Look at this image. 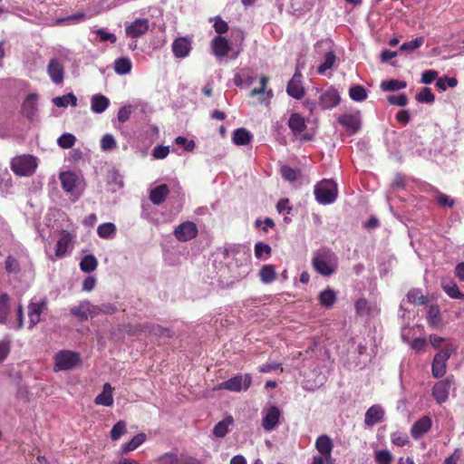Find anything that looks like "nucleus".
Returning <instances> with one entry per match:
<instances>
[{"instance_id":"1","label":"nucleus","mask_w":464,"mask_h":464,"mask_svg":"<svg viewBox=\"0 0 464 464\" xmlns=\"http://www.w3.org/2000/svg\"><path fill=\"white\" fill-rule=\"evenodd\" d=\"M337 185L331 179H324L314 187V196L320 204H331L337 198Z\"/></svg>"},{"instance_id":"2","label":"nucleus","mask_w":464,"mask_h":464,"mask_svg":"<svg viewBox=\"0 0 464 464\" xmlns=\"http://www.w3.org/2000/svg\"><path fill=\"white\" fill-rule=\"evenodd\" d=\"M36 168V159L31 155L17 156L11 160V169L20 177L33 175Z\"/></svg>"},{"instance_id":"3","label":"nucleus","mask_w":464,"mask_h":464,"mask_svg":"<svg viewBox=\"0 0 464 464\" xmlns=\"http://www.w3.org/2000/svg\"><path fill=\"white\" fill-rule=\"evenodd\" d=\"M456 352L453 345H447L434 355L431 363V374L434 378L439 379L445 375L447 372V362L452 353Z\"/></svg>"},{"instance_id":"4","label":"nucleus","mask_w":464,"mask_h":464,"mask_svg":"<svg viewBox=\"0 0 464 464\" xmlns=\"http://www.w3.org/2000/svg\"><path fill=\"white\" fill-rule=\"evenodd\" d=\"M251 385L252 376L250 373L237 374L219 383L216 390H227L229 392H240L242 390H248Z\"/></svg>"},{"instance_id":"5","label":"nucleus","mask_w":464,"mask_h":464,"mask_svg":"<svg viewBox=\"0 0 464 464\" xmlns=\"http://www.w3.org/2000/svg\"><path fill=\"white\" fill-rule=\"evenodd\" d=\"M332 253L329 250H319L314 253L312 258V265L314 269L322 276H331L334 270L335 266L333 265L329 256Z\"/></svg>"},{"instance_id":"6","label":"nucleus","mask_w":464,"mask_h":464,"mask_svg":"<svg viewBox=\"0 0 464 464\" xmlns=\"http://www.w3.org/2000/svg\"><path fill=\"white\" fill-rule=\"evenodd\" d=\"M81 362L80 354L70 350H63L54 356V370H71Z\"/></svg>"},{"instance_id":"7","label":"nucleus","mask_w":464,"mask_h":464,"mask_svg":"<svg viewBox=\"0 0 464 464\" xmlns=\"http://www.w3.org/2000/svg\"><path fill=\"white\" fill-rule=\"evenodd\" d=\"M76 235L73 232L63 229L60 232V238L56 243L54 256H50L52 261L63 258L73 248Z\"/></svg>"},{"instance_id":"8","label":"nucleus","mask_w":464,"mask_h":464,"mask_svg":"<svg viewBox=\"0 0 464 464\" xmlns=\"http://www.w3.org/2000/svg\"><path fill=\"white\" fill-rule=\"evenodd\" d=\"M455 383L454 377L448 376L445 379L437 382L431 390V394L437 403H444L450 395V392Z\"/></svg>"},{"instance_id":"9","label":"nucleus","mask_w":464,"mask_h":464,"mask_svg":"<svg viewBox=\"0 0 464 464\" xmlns=\"http://www.w3.org/2000/svg\"><path fill=\"white\" fill-rule=\"evenodd\" d=\"M173 234L179 242H187L197 237L198 234V226L192 221H185L176 227Z\"/></svg>"},{"instance_id":"10","label":"nucleus","mask_w":464,"mask_h":464,"mask_svg":"<svg viewBox=\"0 0 464 464\" xmlns=\"http://www.w3.org/2000/svg\"><path fill=\"white\" fill-rule=\"evenodd\" d=\"M47 308V299L44 298L39 302H30L28 310V329H33L40 321L41 314Z\"/></svg>"},{"instance_id":"11","label":"nucleus","mask_w":464,"mask_h":464,"mask_svg":"<svg viewBox=\"0 0 464 464\" xmlns=\"http://www.w3.org/2000/svg\"><path fill=\"white\" fill-rule=\"evenodd\" d=\"M340 102L341 97L338 91L334 87H330L322 92L318 104L322 110H329L336 107Z\"/></svg>"},{"instance_id":"12","label":"nucleus","mask_w":464,"mask_h":464,"mask_svg":"<svg viewBox=\"0 0 464 464\" xmlns=\"http://www.w3.org/2000/svg\"><path fill=\"white\" fill-rule=\"evenodd\" d=\"M70 313L81 322L87 321L89 315L93 316L97 314L95 306L86 300L81 302L79 305L71 307Z\"/></svg>"},{"instance_id":"13","label":"nucleus","mask_w":464,"mask_h":464,"mask_svg":"<svg viewBox=\"0 0 464 464\" xmlns=\"http://www.w3.org/2000/svg\"><path fill=\"white\" fill-rule=\"evenodd\" d=\"M333 448L334 443L327 435H320L315 440V449L320 455L328 458V464H334V459L332 457Z\"/></svg>"},{"instance_id":"14","label":"nucleus","mask_w":464,"mask_h":464,"mask_svg":"<svg viewBox=\"0 0 464 464\" xmlns=\"http://www.w3.org/2000/svg\"><path fill=\"white\" fill-rule=\"evenodd\" d=\"M149 20L147 18H138L130 25L126 26V34L130 38H138L149 31Z\"/></svg>"},{"instance_id":"15","label":"nucleus","mask_w":464,"mask_h":464,"mask_svg":"<svg viewBox=\"0 0 464 464\" xmlns=\"http://www.w3.org/2000/svg\"><path fill=\"white\" fill-rule=\"evenodd\" d=\"M281 412L276 406H270L266 411L263 420L262 427L265 430L271 431L276 429L279 422Z\"/></svg>"},{"instance_id":"16","label":"nucleus","mask_w":464,"mask_h":464,"mask_svg":"<svg viewBox=\"0 0 464 464\" xmlns=\"http://www.w3.org/2000/svg\"><path fill=\"white\" fill-rule=\"evenodd\" d=\"M47 73L53 82L60 84L64 79V67L58 59L53 58L47 65Z\"/></svg>"},{"instance_id":"17","label":"nucleus","mask_w":464,"mask_h":464,"mask_svg":"<svg viewBox=\"0 0 464 464\" xmlns=\"http://www.w3.org/2000/svg\"><path fill=\"white\" fill-rule=\"evenodd\" d=\"M269 78L266 75H262L260 77V87L254 88L250 93V97H254L256 95H259V102L260 103H269L270 100L273 98L274 93L271 89L267 90L266 85L268 83Z\"/></svg>"},{"instance_id":"18","label":"nucleus","mask_w":464,"mask_h":464,"mask_svg":"<svg viewBox=\"0 0 464 464\" xmlns=\"http://www.w3.org/2000/svg\"><path fill=\"white\" fill-rule=\"evenodd\" d=\"M302 75L300 72H295L292 79L288 82L286 92L289 96L300 100L304 95V89L301 81Z\"/></svg>"},{"instance_id":"19","label":"nucleus","mask_w":464,"mask_h":464,"mask_svg":"<svg viewBox=\"0 0 464 464\" xmlns=\"http://www.w3.org/2000/svg\"><path fill=\"white\" fill-rule=\"evenodd\" d=\"M432 426V420L429 416H423L417 420L411 428V435L413 439L418 440L426 434Z\"/></svg>"},{"instance_id":"20","label":"nucleus","mask_w":464,"mask_h":464,"mask_svg":"<svg viewBox=\"0 0 464 464\" xmlns=\"http://www.w3.org/2000/svg\"><path fill=\"white\" fill-rule=\"evenodd\" d=\"M191 51V41L188 37H179L172 43V52L177 58L187 57Z\"/></svg>"},{"instance_id":"21","label":"nucleus","mask_w":464,"mask_h":464,"mask_svg":"<svg viewBox=\"0 0 464 464\" xmlns=\"http://www.w3.org/2000/svg\"><path fill=\"white\" fill-rule=\"evenodd\" d=\"M338 122L350 130L352 133H356L362 125L360 111H357L355 114H343L338 118Z\"/></svg>"},{"instance_id":"22","label":"nucleus","mask_w":464,"mask_h":464,"mask_svg":"<svg viewBox=\"0 0 464 464\" xmlns=\"http://www.w3.org/2000/svg\"><path fill=\"white\" fill-rule=\"evenodd\" d=\"M384 419V411L379 404L371 406L365 412L364 423L368 427H372Z\"/></svg>"},{"instance_id":"23","label":"nucleus","mask_w":464,"mask_h":464,"mask_svg":"<svg viewBox=\"0 0 464 464\" xmlns=\"http://www.w3.org/2000/svg\"><path fill=\"white\" fill-rule=\"evenodd\" d=\"M211 48L215 56L222 58L226 56L231 50L228 41L221 36H215L211 41Z\"/></svg>"},{"instance_id":"24","label":"nucleus","mask_w":464,"mask_h":464,"mask_svg":"<svg viewBox=\"0 0 464 464\" xmlns=\"http://www.w3.org/2000/svg\"><path fill=\"white\" fill-rule=\"evenodd\" d=\"M37 111V95L29 94L22 104V113L24 117L32 120Z\"/></svg>"},{"instance_id":"25","label":"nucleus","mask_w":464,"mask_h":464,"mask_svg":"<svg viewBox=\"0 0 464 464\" xmlns=\"http://www.w3.org/2000/svg\"><path fill=\"white\" fill-rule=\"evenodd\" d=\"M169 194V188L168 185L160 184L150 190V200L154 205H160L166 200Z\"/></svg>"},{"instance_id":"26","label":"nucleus","mask_w":464,"mask_h":464,"mask_svg":"<svg viewBox=\"0 0 464 464\" xmlns=\"http://www.w3.org/2000/svg\"><path fill=\"white\" fill-rule=\"evenodd\" d=\"M62 188L68 193H72L78 183V177L72 171L62 172L60 174Z\"/></svg>"},{"instance_id":"27","label":"nucleus","mask_w":464,"mask_h":464,"mask_svg":"<svg viewBox=\"0 0 464 464\" xmlns=\"http://www.w3.org/2000/svg\"><path fill=\"white\" fill-rule=\"evenodd\" d=\"M112 391L113 389L109 382L104 383L102 387V392L100 394H98L94 400L95 404L107 407L112 406Z\"/></svg>"},{"instance_id":"28","label":"nucleus","mask_w":464,"mask_h":464,"mask_svg":"<svg viewBox=\"0 0 464 464\" xmlns=\"http://www.w3.org/2000/svg\"><path fill=\"white\" fill-rule=\"evenodd\" d=\"M110 105V100L102 94H94L91 99V109L94 113H102Z\"/></svg>"},{"instance_id":"29","label":"nucleus","mask_w":464,"mask_h":464,"mask_svg":"<svg viewBox=\"0 0 464 464\" xmlns=\"http://www.w3.org/2000/svg\"><path fill=\"white\" fill-rule=\"evenodd\" d=\"M146 334L154 335L157 337H168L173 336V332L166 327H163L157 324L145 323Z\"/></svg>"},{"instance_id":"30","label":"nucleus","mask_w":464,"mask_h":464,"mask_svg":"<svg viewBox=\"0 0 464 464\" xmlns=\"http://www.w3.org/2000/svg\"><path fill=\"white\" fill-rule=\"evenodd\" d=\"M441 287L443 291L451 298L459 299L462 297L457 284L451 278H442Z\"/></svg>"},{"instance_id":"31","label":"nucleus","mask_w":464,"mask_h":464,"mask_svg":"<svg viewBox=\"0 0 464 464\" xmlns=\"http://www.w3.org/2000/svg\"><path fill=\"white\" fill-rule=\"evenodd\" d=\"M146 438L147 436L145 433H139L135 435L130 441L121 445V453L127 454L136 450L146 440Z\"/></svg>"},{"instance_id":"32","label":"nucleus","mask_w":464,"mask_h":464,"mask_svg":"<svg viewBox=\"0 0 464 464\" xmlns=\"http://www.w3.org/2000/svg\"><path fill=\"white\" fill-rule=\"evenodd\" d=\"M288 127L294 133H301L306 129L305 121L300 114L293 113L288 120Z\"/></svg>"},{"instance_id":"33","label":"nucleus","mask_w":464,"mask_h":464,"mask_svg":"<svg viewBox=\"0 0 464 464\" xmlns=\"http://www.w3.org/2000/svg\"><path fill=\"white\" fill-rule=\"evenodd\" d=\"M318 299L323 306L330 308L334 304L337 297L335 292L328 287L320 293Z\"/></svg>"},{"instance_id":"34","label":"nucleus","mask_w":464,"mask_h":464,"mask_svg":"<svg viewBox=\"0 0 464 464\" xmlns=\"http://www.w3.org/2000/svg\"><path fill=\"white\" fill-rule=\"evenodd\" d=\"M251 139H252L251 133L245 128L237 129L234 131L233 138H232L233 142L236 145H239V146L248 144L250 142Z\"/></svg>"},{"instance_id":"35","label":"nucleus","mask_w":464,"mask_h":464,"mask_svg":"<svg viewBox=\"0 0 464 464\" xmlns=\"http://www.w3.org/2000/svg\"><path fill=\"white\" fill-rule=\"evenodd\" d=\"M233 423V418L228 416L225 418L223 420L218 422L214 429L213 434L218 438L225 437L228 432V427Z\"/></svg>"},{"instance_id":"36","label":"nucleus","mask_w":464,"mask_h":464,"mask_svg":"<svg viewBox=\"0 0 464 464\" xmlns=\"http://www.w3.org/2000/svg\"><path fill=\"white\" fill-rule=\"evenodd\" d=\"M132 63L130 58L128 57H121L115 60L114 63V71L118 74H126L129 73L131 70Z\"/></svg>"},{"instance_id":"37","label":"nucleus","mask_w":464,"mask_h":464,"mask_svg":"<svg viewBox=\"0 0 464 464\" xmlns=\"http://www.w3.org/2000/svg\"><path fill=\"white\" fill-rule=\"evenodd\" d=\"M407 300L409 303L413 304H424L427 303L428 298L424 295L420 289L412 288L407 294Z\"/></svg>"},{"instance_id":"38","label":"nucleus","mask_w":464,"mask_h":464,"mask_svg":"<svg viewBox=\"0 0 464 464\" xmlns=\"http://www.w3.org/2000/svg\"><path fill=\"white\" fill-rule=\"evenodd\" d=\"M260 280L265 284L273 282L276 277V273L274 266L266 265L259 271Z\"/></svg>"},{"instance_id":"39","label":"nucleus","mask_w":464,"mask_h":464,"mask_svg":"<svg viewBox=\"0 0 464 464\" xmlns=\"http://www.w3.org/2000/svg\"><path fill=\"white\" fill-rule=\"evenodd\" d=\"M98 262L93 255H86L82 257L80 267L85 273H91L96 269Z\"/></svg>"},{"instance_id":"40","label":"nucleus","mask_w":464,"mask_h":464,"mask_svg":"<svg viewBox=\"0 0 464 464\" xmlns=\"http://www.w3.org/2000/svg\"><path fill=\"white\" fill-rule=\"evenodd\" d=\"M116 232V227L113 223L107 222L100 225L97 228V234L102 238H111Z\"/></svg>"},{"instance_id":"41","label":"nucleus","mask_w":464,"mask_h":464,"mask_svg":"<svg viewBox=\"0 0 464 464\" xmlns=\"http://www.w3.org/2000/svg\"><path fill=\"white\" fill-rule=\"evenodd\" d=\"M407 83L404 81H399V80H389V81H383L381 83V88L382 91L385 92H394L399 91L401 89L406 88Z\"/></svg>"},{"instance_id":"42","label":"nucleus","mask_w":464,"mask_h":464,"mask_svg":"<svg viewBox=\"0 0 464 464\" xmlns=\"http://www.w3.org/2000/svg\"><path fill=\"white\" fill-rule=\"evenodd\" d=\"M53 102L58 107H67L69 104L72 106L77 105V98L73 93L55 97Z\"/></svg>"},{"instance_id":"43","label":"nucleus","mask_w":464,"mask_h":464,"mask_svg":"<svg viewBox=\"0 0 464 464\" xmlns=\"http://www.w3.org/2000/svg\"><path fill=\"white\" fill-rule=\"evenodd\" d=\"M350 98L355 102H362L367 98V92L363 86L354 85L349 90Z\"/></svg>"},{"instance_id":"44","label":"nucleus","mask_w":464,"mask_h":464,"mask_svg":"<svg viewBox=\"0 0 464 464\" xmlns=\"http://www.w3.org/2000/svg\"><path fill=\"white\" fill-rule=\"evenodd\" d=\"M335 54L334 52L330 51L325 53L324 61L322 64H320L317 68V72L319 74H324L326 70L333 67L335 62Z\"/></svg>"},{"instance_id":"45","label":"nucleus","mask_w":464,"mask_h":464,"mask_svg":"<svg viewBox=\"0 0 464 464\" xmlns=\"http://www.w3.org/2000/svg\"><path fill=\"white\" fill-rule=\"evenodd\" d=\"M427 320L431 325H438L440 323V311L438 305H430L427 313Z\"/></svg>"},{"instance_id":"46","label":"nucleus","mask_w":464,"mask_h":464,"mask_svg":"<svg viewBox=\"0 0 464 464\" xmlns=\"http://www.w3.org/2000/svg\"><path fill=\"white\" fill-rule=\"evenodd\" d=\"M424 44V38L422 36L416 37L415 39L403 43L400 50L401 52H412L420 48Z\"/></svg>"},{"instance_id":"47","label":"nucleus","mask_w":464,"mask_h":464,"mask_svg":"<svg viewBox=\"0 0 464 464\" xmlns=\"http://www.w3.org/2000/svg\"><path fill=\"white\" fill-rule=\"evenodd\" d=\"M374 459L377 464H391L393 457L387 450H380L374 452Z\"/></svg>"},{"instance_id":"48","label":"nucleus","mask_w":464,"mask_h":464,"mask_svg":"<svg viewBox=\"0 0 464 464\" xmlns=\"http://www.w3.org/2000/svg\"><path fill=\"white\" fill-rule=\"evenodd\" d=\"M76 138L72 133H63L58 140V145L63 149H71L74 146Z\"/></svg>"},{"instance_id":"49","label":"nucleus","mask_w":464,"mask_h":464,"mask_svg":"<svg viewBox=\"0 0 464 464\" xmlns=\"http://www.w3.org/2000/svg\"><path fill=\"white\" fill-rule=\"evenodd\" d=\"M281 175L284 179L288 181H295L300 175V171L296 169H293L289 166H283L280 169Z\"/></svg>"},{"instance_id":"50","label":"nucleus","mask_w":464,"mask_h":464,"mask_svg":"<svg viewBox=\"0 0 464 464\" xmlns=\"http://www.w3.org/2000/svg\"><path fill=\"white\" fill-rule=\"evenodd\" d=\"M355 310L359 315H367L371 313V305L367 299L360 298L355 302Z\"/></svg>"},{"instance_id":"51","label":"nucleus","mask_w":464,"mask_h":464,"mask_svg":"<svg viewBox=\"0 0 464 464\" xmlns=\"http://www.w3.org/2000/svg\"><path fill=\"white\" fill-rule=\"evenodd\" d=\"M416 100L419 102L432 103L435 101V95L428 87H424L417 95Z\"/></svg>"},{"instance_id":"52","label":"nucleus","mask_w":464,"mask_h":464,"mask_svg":"<svg viewBox=\"0 0 464 464\" xmlns=\"http://www.w3.org/2000/svg\"><path fill=\"white\" fill-rule=\"evenodd\" d=\"M9 295L7 294L0 295V324H3L8 314Z\"/></svg>"},{"instance_id":"53","label":"nucleus","mask_w":464,"mask_h":464,"mask_svg":"<svg viewBox=\"0 0 464 464\" xmlns=\"http://www.w3.org/2000/svg\"><path fill=\"white\" fill-rule=\"evenodd\" d=\"M126 431V423L123 420H120L115 423L111 430V439L112 440H118Z\"/></svg>"},{"instance_id":"54","label":"nucleus","mask_w":464,"mask_h":464,"mask_svg":"<svg viewBox=\"0 0 464 464\" xmlns=\"http://www.w3.org/2000/svg\"><path fill=\"white\" fill-rule=\"evenodd\" d=\"M392 444L398 447H404L410 443L409 437L406 433L396 431L391 434Z\"/></svg>"},{"instance_id":"55","label":"nucleus","mask_w":464,"mask_h":464,"mask_svg":"<svg viewBox=\"0 0 464 464\" xmlns=\"http://www.w3.org/2000/svg\"><path fill=\"white\" fill-rule=\"evenodd\" d=\"M458 84V81L456 78L451 77L449 78L447 76L440 77L436 82V87L441 91H445L447 87H455Z\"/></svg>"},{"instance_id":"56","label":"nucleus","mask_w":464,"mask_h":464,"mask_svg":"<svg viewBox=\"0 0 464 464\" xmlns=\"http://www.w3.org/2000/svg\"><path fill=\"white\" fill-rule=\"evenodd\" d=\"M5 270L10 274L20 272L19 262L12 256H8L5 261Z\"/></svg>"},{"instance_id":"57","label":"nucleus","mask_w":464,"mask_h":464,"mask_svg":"<svg viewBox=\"0 0 464 464\" xmlns=\"http://www.w3.org/2000/svg\"><path fill=\"white\" fill-rule=\"evenodd\" d=\"M116 146H117V143L112 135L105 134L102 136V138L101 140V149L103 151L111 150L116 148Z\"/></svg>"},{"instance_id":"58","label":"nucleus","mask_w":464,"mask_h":464,"mask_svg":"<svg viewBox=\"0 0 464 464\" xmlns=\"http://www.w3.org/2000/svg\"><path fill=\"white\" fill-rule=\"evenodd\" d=\"M271 251L272 249L270 246L263 242H258L255 245V256L257 259H262L264 254H266V256H270Z\"/></svg>"},{"instance_id":"59","label":"nucleus","mask_w":464,"mask_h":464,"mask_svg":"<svg viewBox=\"0 0 464 464\" xmlns=\"http://www.w3.org/2000/svg\"><path fill=\"white\" fill-rule=\"evenodd\" d=\"M125 332L129 335H139L142 333H146L145 323L137 324H127L125 326Z\"/></svg>"},{"instance_id":"60","label":"nucleus","mask_w":464,"mask_h":464,"mask_svg":"<svg viewBox=\"0 0 464 464\" xmlns=\"http://www.w3.org/2000/svg\"><path fill=\"white\" fill-rule=\"evenodd\" d=\"M179 457L174 452H166L159 457L158 461L160 464H178Z\"/></svg>"},{"instance_id":"61","label":"nucleus","mask_w":464,"mask_h":464,"mask_svg":"<svg viewBox=\"0 0 464 464\" xmlns=\"http://www.w3.org/2000/svg\"><path fill=\"white\" fill-rule=\"evenodd\" d=\"M95 34L99 35L101 42H111L114 44L117 41L115 34L105 31L103 28L97 29Z\"/></svg>"},{"instance_id":"62","label":"nucleus","mask_w":464,"mask_h":464,"mask_svg":"<svg viewBox=\"0 0 464 464\" xmlns=\"http://www.w3.org/2000/svg\"><path fill=\"white\" fill-rule=\"evenodd\" d=\"M131 115V106L130 105H125L120 108L117 119L120 122L124 123L130 120V117Z\"/></svg>"},{"instance_id":"63","label":"nucleus","mask_w":464,"mask_h":464,"mask_svg":"<svg viewBox=\"0 0 464 464\" xmlns=\"http://www.w3.org/2000/svg\"><path fill=\"white\" fill-rule=\"evenodd\" d=\"M436 201L440 207L452 208L454 206V199L447 196L446 194L440 193L436 196Z\"/></svg>"},{"instance_id":"64","label":"nucleus","mask_w":464,"mask_h":464,"mask_svg":"<svg viewBox=\"0 0 464 464\" xmlns=\"http://www.w3.org/2000/svg\"><path fill=\"white\" fill-rule=\"evenodd\" d=\"M169 153V149L167 146L159 145L153 149L152 156L155 159H165Z\"/></svg>"}]
</instances>
